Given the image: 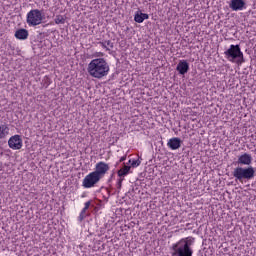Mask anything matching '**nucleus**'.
Masks as SVG:
<instances>
[{"label": "nucleus", "mask_w": 256, "mask_h": 256, "mask_svg": "<svg viewBox=\"0 0 256 256\" xmlns=\"http://www.w3.org/2000/svg\"><path fill=\"white\" fill-rule=\"evenodd\" d=\"M84 205H85V206H84L85 209H89V207H91V202H90V201L85 202Z\"/></svg>", "instance_id": "obj_23"}, {"label": "nucleus", "mask_w": 256, "mask_h": 256, "mask_svg": "<svg viewBox=\"0 0 256 256\" xmlns=\"http://www.w3.org/2000/svg\"><path fill=\"white\" fill-rule=\"evenodd\" d=\"M229 7L232 11H245L247 3L245 0H230Z\"/></svg>", "instance_id": "obj_9"}, {"label": "nucleus", "mask_w": 256, "mask_h": 256, "mask_svg": "<svg viewBox=\"0 0 256 256\" xmlns=\"http://www.w3.org/2000/svg\"><path fill=\"white\" fill-rule=\"evenodd\" d=\"M110 67L104 58H96L89 62L87 72L94 79H103L109 75Z\"/></svg>", "instance_id": "obj_1"}, {"label": "nucleus", "mask_w": 256, "mask_h": 256, "mask_svg": "<svg viewBox=\"0 0 256 256\" xmlns=\"http://www.w3.org/2000/svg\"><path fill=\"white\" fill-rule=\"evenodd\" d=\"M45 19V14L39 9H32L27 13L26 22L29 27H37L41 25Z\"/></svg>", "instance_id": "obj_5"}, {"label": "nucleus", "mask_w": 256, "mask_h": 256, "mask_svg": "<svg viewBox=\"0 0 256 256\" xmlns=\"http://www.w3.org/2000/svg\"><path fill=\"white\" fill-rule=\"evenodd\" d=\"M87 215L85 214V212H81L80 215H79V221H83V219H85Z\"/></svg>", "instance_id": "obj_21"}, {"label": "nucleus", "mask_w": 256, "mask_h": 256, "mask_svg": "<svg viewBox=\"0 0 256 256\" xmlns=\"http://www.w3.org/2000/svg\"><path fill=\"white\" fill-rule=\"evenodd\" d=\"M176 71H178V73L180 75H185L186 73H188L189 72V62H187V60H180L176 67Z\"/></svg>", "instance_id": "obj_12"}, {"label": "nucleus", "mask_w": 256, "mask_h": 256, "mask_svg": "<svg viewBox=\"0 0 256 256\" xmlns=\"http://www.w3.org/2000/svg\"><path fill=\"white\" fill-rule=\"evenodd\" d=\"M100 46L103 49H106V51H109L110 49H113V43H111V41L101 42Z\"/></svg>", "instance_id": "obj_17"}, {"label": "nucleus", "mask_w": 256, "mask_h": 256, "mask_svg": "<svg viewBox=\"0 0 256 256\" xmlns=\"http://www.w3.org/2000/svg\"><path fill=\"white\" fill-rule=\"evenodd\" d=\"M129 171H131V166L124 165L120 170H118V177L120 179H125V177L129 175Z\"/></svg>", "instance_id": "obj_15"}, {"label": "nucleus", "mask_w": 256, "mask_h": 256, "mask_svg": "<svg viewBox=\"0 0 256 256\" xmlns=\"http://www.w3.org/2000/svg\"><path fill=\"white\" fill-rule=\"evenodd\" d=\"M193 245L195 238L191 236L180 239L171 246L172 256H193Z\"/></svg>", "instance_id": "obj_2"}, {"label": "nucleus", "mask_w": 256, "mask_h": 256, "mask_svg": "<svg viewBox=\"0 0 256 256\" xmlns=\"http://www.w3.org/2000/svg\"><path fill=\"white\" fill-rule=\"evenodd\" d=\"M56 25H64L65 23V17L63 15H57L54 19Z\"/></svg>", "instance_id": "obj_18"}, {"label": "nucleus", "mask_w": 256, "mask_h": 256, "mask_svg": "<svg viewBox=\"0 0 256 256\" xmlns=\"http://www.w3.org/2000/svg\"><path fill=\"white\" fill-rule=\"evenodd\" d=\"M125 159H127V156H122V157L120 158V163H123V161H125Z\"/></svg>", "instance_id": "obj_24"}, {"label": "nucleus", "mask_w": 256, "mask_h": 256, "mask_svg": "<svg viewBox=\"0 0 256 256\" xmlns=\"http://www.w3.org/2000/svg\"><path fill=\"white\" fill-rule=\"evenodd\" d=\"M8 146L13 151H19V149L23 148V138H21V135L16 134L9 138L8 140Z\"/></svg>", "instance_id": "obj_8"}, {"label": "nucleus", "mask_w": 256, "mask_h": 256, "mask_svg": "<svg viewBox=\"0 0 256 256\" xmlns=\"http://www.w3.org/2000/svg\"><path fill=\"white\" fill-rule=\"evenodd\" d=\"M224 55L230 63H237V65L243 63V52H241L239 45H230L229 49L224 52Z\"/></svg>", "instance_id": "obj_4"}, {"label": "nucleus", "mask_w": 256, "mask_h": 256, "mask_svg": "<svg viewBox=\"0 0 256 256\" xmlns=\"http://www.w3.org/2000/svg\"><path fill=\"white\" fill-rule=\"evenodd\" d=\"M255 168L253 166H237L233 169L232 175L238 183H247L251 179H255Z\"/></svg>", "instance_id": "obj_3"}, {"label": "nucleus", "mask_w": 256, "mask_h": 256, "mask_svg": "<svg viewBox=\"0 0 256 256\" xmlns=\"http://www.w3.org/2000/svg\"><path fill=\"white\" fill-rule=\"evenodd\" d=\"M16 39H19L21 41H25L29 37V31L26 29H19L15 32Z\"/></svg>", "instance_id": "obj_14"}, {"label": "nucleus", "mask_w": 256, "mask_h": 256, "mask_svg": "<svg viewBox=\"0 0 256 256\" xmlns=\"http://www.w3.org/2000/svg\"><path fill=\"white\" fill-rule=\"evenodd\" d=\"M149 19V14H145L141 11H137L134 15V21L136 23H143V21Z\"/></svg>", "instance_id": "obj_13"}, {"label": "nucleus", "mask_w": 256, "mask_h": 256, "mask_svg": "<svg viewBox=\"0 0 256 256\" xmlns=\"http://www.w3.org/2000/svg\"><path fill=\"white\" fill-rule=\"evenodd\" d=\"M237 163L238 165H246L247 167H249V165L253 163V156H251V154L249 153H243L238 156Z\"/></svg>", "instance_id": "obj_10"}, {"label": "nucleus", "mask_w": 256, "mask_h": 256, "mask_svg": "<svg viewBox=\"0 0 256 256\" xmlns=\"http://www.w3.org/2000/svg\"><path fill=\"white\" fill-rule=\"evenodd\" d=\"M110 169H111V166L107 162L100 161L96 163L94 172L97 174V176L100 179H103V177H105V175L109 173Z\"/></svg>", "instance_id": "obj_7"}, {"label": "nucleus", "mask_w": 256, "mask_h": 256, "mask_svg": "<svg viewBox=\"0 0 256 256\" xmlns=\"http://www.w3.org/2000/svg\"><path fill=\"white\" fill-rule=\"evenodd\" d=\"M9 135V126L7 124L0 125V139H5Z\"/></svg>", "instance_id": "obj_16"}, {"label": "nucleus", "mask_w": 256, "mask_h": 256, "mask_svg": "<svg viewBox=\"0 0 256 256\" xmlns=\"http://www.w3.org/2000/svg\"><path fill=\"white\" fill-rule=\"evenodd\" d=\"M123 181H125V178H119L117 181L118 189H121V186L123 185Z\"/></svg>", "instance_id": "obj_20"}, {"label": "nucleus", "mask_w": 256, "mask_h": 256, "mask_svg": "<svg viewBox=\"0 0 256 256\" xmlns=\"http://www.w3.org/2000/svg\"><path fill=\"white\" fill-rule=\"evenodd\" d=\"M103 52H96L94 53V57H103Z\"/></svg>", "instance_id": "obj_22"}, {"label": "nucleus", "mask_w": 256, "mask_h": 256, "mask_svg": "<svg viewBox=\"0 0 256 256\" xmlns=\"http://www.w3.org/2000/svg\"><path fill=\"white\" fill-rule=\"evenodd\" d=\"M181 143V138L174 137L168 140L167 147L172 151H177V149L181 148Z\"/></svg>", "instance_id": "obj_11"}, {"label": "nucleus", "mask_w": 256, "mask_h": 256, "mask_svg": "<svg viewBox=\"0 0 256 256\" xmlns=\"http://www.w3.org/2000/svg\"><path fill=\"white\" fill-rule=\"evenodd\" d=\"M99 181H101V178L94 171L90 172L84 177L82 187H84V189H93V187L97 186Z\"/></svg>", "instance_id": "obj_6"}, {"label": "nucleus", "mask_w": 256, "mask_h": 256, "mask_svg": "<svg viewBox=\"0 0 256 256\" xmlns=\"http://www.w3.org/2000/svg\"><path fill=\"white\" fill-rule=\"evenodd\" d=\"M129 163H131V167H139L141 165V160H129Z\"/></svg>", "instance_id": "obj_19"}, {"label": "nucleus", "mask_w": 256, "mask_h": 256, "mask_svg": "<svg viewBox=\"0 0 256 256\" xmlns=\"http://www.w3.org/2000/svg\"><path fill=\"white\" fill-rule=\"evenodd\" d=\"M81 213H87V209L85 207L82 209Z\"/></svg>", "instance_id": "obj_25"}]
</instances>
